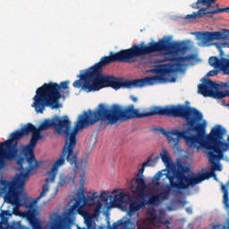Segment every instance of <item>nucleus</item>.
Segmentation results:
<instances>
[{
  "label": "nucleus",
  "mask_w": 229,
  "mask_h": 229,
  "mask_svg": "<svg viewBox=\"0 0 229 229\" xmlns=\"http://www.w3.org/2000/svg\"><path fill=\"white\" fill-rule=\"evenodd\" d=\"M68 183H74V177L63 175L61 176L58 185L59 187H65Z\"/></svg>",
  "instance_id": "4be33fe9"
},
{
  "label": "nucleus",
  "mask_w": 229,
  "mask_h": 229,
  "mask_svg": "<svg viewBox=\"0 0 229 229\" xmlns=\"http://www.w3.org/2000/svg\"><path fill=\"white\" fill-rule=\"evenodd\" d=\"M162 212H164V210L160 209V210H159V214H162Z\"/></svg>",
  "instance_id": "a19ab883"
},
{
  "label": "nucleus",
  "mask_w": 229,
  "mask_h": 229,
  "mask_svg": "<svg viewBox=\"0 0 229 229\" xmlns=\"http://www.w3.org/2000/svg\"><path fill=\"white\" fill-rule=\"evenodd\" d=\"M12 213L9 210H2L0 213V223H2V229H28L21 224V221H13L10 223L9 219Z\"/></svg>",
  "instance_id": "4468645a"
},
{
  "label": "nucleus",
  "mask_w": 229,
  "mask_h": 229,
  "mask_svg": "<svg viewBox=\"0 0 229 229\" xmlns=\"http://www.w3.org/2000/svg\"><path fill=\"white\" fill-rule=\"evenodd\" d=\"M164 225H169V220H165V221L164 222Z\"/></svg>",
  "instance_id": "4c0bfd02"
},
{
  "label": "nucleus",
  "mask_w": 229,
  "mask_h": 229,
  "mask_svg": "<svg viewBox=\"0 0 229 229\" xmlns=\"http://www.w3.org/2000/svg\"><path fill=\"white\" fill-rule=\"evenodd\" d=\"M171 106H154L151 111L140 113V110L135 109L132 104L123 106L114 104L111 106L105 104H99L95 110H88V121L84 124L93 126L96 123H106L107 124L114 125L118 121H130V119H143V117H151V115H167Z\"/></svg>",
  "instance_id": "20e7f679"
},
{
  "label": "nucleus",
  "mask_w": 229,
  "mask_h": 229,
  "mask_svg": "<svg viewBox=\"0 0 229 229\" xmlns=\"http://www.w3.org/2000/svg\"><path fill=\"white\" fill-rule=\"evenodd\" d=\"M69 81H62L60 84L56 82L44 83L36 90V95L33 98L34 103L31 105L32 108H35L37 114H44V110L47 107L52 110L61 108L62 92L65 96H69Z\"/></svg>",
  "instance_id": "39448f33"
},
{
  "label": "nucleus",
  "mask_w": 229,
  "mask_h": 229,
  "mask_svg": "<svg viewBox=\"0 0 229 229\" xmlns=\"http://www.w3.org/2000/svg\"><path fill=\"white\" fill-rule=\"evenodd\" d=\"M217 74H219V71L217 70H211L207 73V76L210 77V76H217Z\"/></svg>",
  "instance_id": "c756f323"
},
{
  "label": "nucleus",
  "mask_w": 229,
  "mask_h": 229,
  "mask_svg": "<svg viewBox=\"0 0 229 229\" xmlns=\"http://www.w3.org/2000/svg\"><path fill=\"white\" fill-rule=\"evenodd\" d=\"M130 99H131V101H133V103H137V101H139V98L133 95L130 96Z\"/></svg>",
  "instance_id": "c9c22d12"
},
{
  "label": "nucleus",
  "mask_w": 229,
  "mask_h": 229,
  "mask_svg": "<svg viewBox=\"0 0 229 229\" xmlns=\"http://www.w3.org/2000/svg\"><path fill=\"white\" fill-rule=\"evenodd\" d=\"M166 117H181L184 119L187 126V130L184 131H165L159 128V131L166 137L171 149L180 151L181 139H183L188 148H198L201 145L207 133V121L203 120L202 112L185 105L170 106Z\"/></svg>",
  "instance_id": "7ed1b4c3"
},
{
  "label": "nucleus",
  "mask_w": 229,
  "mask_h": 229,
  "mask_svg": "<svg viewBox=\"0 0 229 229\" xmlns=\"http://www.w3.org/2000/svg\"><path fill=\"white\" fill-rule=\"evenodd\" d=\"M121 225H123V220H119V222H114V223L113 224V228H114V229H118L119 226H121Z\"/></svg>",
  "instance_id": "473e14b6"
},
{
  "label": "nucleus",
  "mask_w": 229,
  "mask_h": 229,
  "mask_svg": "<svg viewBox=\"0 0 229 229\" xmlns=\"http://www.w3.org/2000/svg\"><path fill=\"white\" fill-rule=\"evenodd\" d=\"M98 198L101 201H105L106 203H108V201L112 203L114 201V196L108 194V191H101Z\"/></svg>",
  "instance_id": "5701e85b"
},
{
  "label": "nucleus",
  "mask_w": 229,
  "mask_h": 229,
  "mask_svg": "<svg viewBox=\"0 0 229 229\" xmlns=\"http://www.w3.org/2000/svg\"><path fill=\"white\" fill-rule=\"evenodd\" d=\"M86 121H89L88 111H84L81 114H79L72 131L71 126L72 123L69 120V116L67 115L62 117L55 115L52 119H45L38 127L41 131L54 128L59 135L64 134L66 138L61 155L52 165L51 170L47 172L48 178L45 180V184H43L42 191L39 196L37 197L36 202L45 198L47 192H49V183L55 182L58 174V169H60L62 165H65V160L68 161L71 165H73L75 169H78V154L74 152V148H76V136L78 135V131H82V130L90 126L85 123Z\"/></svg>",
  "instance_id": "f03ea898"
},
{
  "label": "nucleus",
  "mask_w": 229,
  "mask_h": 229,
  "mask_svg": "<svg viewBox=\"0 0 229 229\" xmlns=\"http://www.w3.org/2000/svg\"><path fill=\"white\" fill-rule=\"evenodd\" d=\"M224 32V40H228L229 39V30L224 29L223 30Z\"/></svg>",
  "instance_id": "2f4dec72"
},
{
  "label": "nucleus",
  "mask_w": 229,
  "mask_h": 229,
  "mask_svg": "<svg viewBox=\"0 0 229 229\" xmlns=\"http://www.w3.org/2000/svg\"><path fill=\"white\" fill-rule=\"evenodd\" d=\"M216 1V0H197L196 3L192 4L191 7L194 10H199L201 6H207L206 8L200 9V10H204L203 17H205V15H208L209 19H212L214 15H216V13H212V11H207V10H209V8L212 6V4H214Z\"/></svg>",
  "instance_id": "f3484780"
},
{
  "label": "nucleus",
  "mask_w": 229,
  "mask_h": 229,
  "mask_svg": "<svg viewBox=\"0 0 229 229\" xmlns=\"http://www.w3.org/2000/svg\"><path fill=\"white\" fill-rule=\"evenodd\" d=\"M42 131H39L38 128L33 131L32 136L29 143L21 148V153H23V158H25V165H28L29 167L32 169H38L42 165V162L37 160L35 157V148L38 140H42L44 136H42Z\"/></svg>",
  "instance_id": "1a4fd4ad"
},
{
  "label": "nucleus",
  "mask_w": 229,
  "mask_h": 229,
  "mask_svg": "<svg viewBox=\"0 0 229 229\" xmlns=\"http://www.w3.org/2000/svg\"><path fill=\"white\" fill-rule=\"evenodd\" d=\"M220 87H222V89H229V81L227 82H223Z\"/></svg>",
  "instance_id": "f704fd0d"
},
{
  "label": "nucleus",
  "mask_w": 229,
  "mask_h": 229,
  "mask_svg": "<svg viewBox=\"0 0 229 229\" xmlns=\"http://www.w3.org/2000/svg\"><path fill=\"white\" fill-rule=\"evenodd\" d=\"M85 199V194H81L77 199H75V203L71 206L70 208L66 211L64 219H71L78 212L79 214H81V211L83 210V207H85V204L83 203V199Z\"/></svg>",
  "instance_id": "dca6fc26"
},
{
  "label": "nucleus",
  "mask_w": 229,
  "mask_h": 229,
  "mask_svg": "<svg viewBox=\"0 0 229 229\" xmlns=\"http://www.w3.org/2000/svg\"><path fill=\"white\" fill-rule=\"evenodd\" d=\"M172 81H176V79H173Z\"/></svg>",
  "instance_id": "37998d69"
},
{
  "label": "nucleus",
  "mask_w": 229,
  "mask_h": 229,
  "mask_svg": "<svg viewBox=\"0 0 229 229\" xmlns=\"http://www.w3.org/2000/svg\"><path fill=\"white\" fill-rule=\"evenodd\" d=\"M147 216H149L150 219L144 220L142 225L138 226V229H151L152 226H155V222L157 219H158V221L161 219L160 216H157V210L155 208H148Z\"/></svg>",
  "instance_id": "a211bd4d"
},
{
  "label": "nucleus",
  "mask_w": 229,
  "mask_h": 229,
  "mask_svg": "<svg viewBox=\"0 0 229 229\" xmlns=\"http://www.w3.org/2000/svg\"><path fill=\"white\" fill-rule=\"evenodd\" d=\"M139 198H140V202L137 201H131L129 206V212L128 215L130 217L135 214V212H139L140 208H144L146 205H148L149 207H158L160 205L161 201H164L167 199V197L165 196L163 192L158 193V194H154L148 198V199H146V191L143 190V196H140V191H136Z\"/></svg>",
  "instance_id": "9d476101"
},
{
  "label": "nucleus",
  "mask_w": 229,
  "mask_h": 229,
  "mask_svg": "<svg viewBox=\"0 0 229 229\" xmlns=\"http://www.w3.org/2000/svg\"><path fill=\"white\" fill-rule=\"evenodd\" d=\"M217 162L219 161H216L215 163H210L212 164V165H214L213 170L210 171L209 173H214L215 171H223V166H221V165H217Z\"/></svg>",
  "instance_id": "cd10ccee"
},
{
  "label": "nucleus",
  "mask_w": 229,
  "mask_h": 229,
  "mask_svg": "<svg viewBox=\"0 0 229 229\" xmlns=\"http://www.w3.org/2000/svg\"><path fill=\"white\" fill-rule=\"evenodd\" d=\"M185 173H189V166L183 165H179L178 168H172V173L167 172L165 174V179L169 181V184L166 185V190L162 191L166 199H169V194L171 191H186V189H191L199 185L205 180H208L215 176L216 173L214 172H198L186 175Z\"/></svg>",
  "instance_id": "423d86ee"
},
{
  "label": "nucleus",
  "mask_w": 229,
  "mask_h": 229,
  "mask_svg": "<svg viewBox=\"0 0 229 229\" xmlns=\"http://www.w3.org/2000/svg\"><path fill=\"white\" fill-rule=\"evenodd\" d=\"M98 198H99V196H98V191H94L92 195L88 196L87 199H85V195H84L83 204L85 205L87 201H90V203H94V201H96Z\"/></svg>",
  "instance_id": "a878e982"
},
{
  "label": "nucleus",
  "mask_w": 229,
  "mask_h": 229,
  "mask_svg": "<svg viewBox=\"0 0 229 229\" xmlns=\"http://www.w3.org/2000/svg\"><path fill=\"white\" fill-rule=\"evenodd\" d=\"M159 157L162 159V162L165 163V165H171V157L169 156V152L165 148H163L162 151L159 153Z\"/></svg>",
  "instance_id": "412c9836"
},
{
  "label": "nucleus",
  "mask_w": 229,
  "mask_h": 229,
  "mask_svg": "<svg viewBox=\"0 0 229 229\" xmlns=\"http://www.w3.org/2000/svg\"><path fill=\"white\" fill-rule=\"evenodd\" d=\"M113 194H114V196L113 197L112 203H114V205H124V203H128L131 200V197L124 193L123 190H115L113 191Z\"/></svg>",
  "instance_id": "6ab92c4d"
},
{
  "label": "nucleus",
  "mask_w": 229,
  "mask_h": 229,
  "mask_svg": "<svg viewBox=\"0 0 229 229\" xmlns=\"http://www.w3.org/2000/svg\"><path fill=\"white\" fill-rule=\"evenodd\" d=\"M19 207H21V206L14 205V208H13V214L14 216H21V209H19Z\"/></svg>",
  "instance_id": "c85d7f7f"
},
{
  "label": "nucleus",
  "mask_w": 229,
  "mask_h": 229,
  "mask_svg": "<svg viewBox=\"0 0 229 229\" xmlns=\"http://www.w3.org/2000/svg\"><path fill=\"white\" fill-rule=\"evenodd\" d=\"M187 212H191V214H192V209L187 208Z\"/></svg>",
  "instance_id": "58836bf2"
},
{
  "label": "nucleus",
  "mask_w": 229,
  "mask_h": 229,
  "mask_svg": "<svg viewBox=\"0 0 229 229\" xmlns=\"http://www.w3.org/2000/svg\"><path fill=\"white\" fill-rule=\"evenodd\" d=\"M196 38L199 41V46H209V42L213 40H225V32L223 31H198L195 33Z\"/></svg>",
  "instance_id": "f8f14e48"
},
{
  "label": "nucleus",
  "mask_w": 229,
  "mask_h": 229,
  "mask_svg": "<svg viewBox=\"0 0 229 229\" xmlns=\"http://www.w3.org/2000/svg\"><path fill=\"white\" fill-rule=\"evenodd\" d=\"M153 160V155H151L146 162L142 164V167L139 170V174L136 176L135 183L136 189L135 192H140V196H144V191H146V181H144V170L146 167H155V165H151Z\"/></svg>",
  "instance_id": "ddd939ff"
},
{
  "label": "nucleus",
  "mask_w": 229,
  "mask_h": 229,
  "mask_svg": "<svg viewBox=\"0 0 229 229\" xmlns=\"http://www.w3.org/2000/svg\"><path fill=\"white\" fill-rule=\"evenodd\" d=\"M226 129L222 125H215L207 135L203 147L208 151L209 164H216L225 158V154L229 151V136L225 141Z\"/></svg>",
  "instance_id": "6e6552de"
},
{
  "label": "nucleus",
  "mask_w": 229,
  "mask_h": 229,
  "mask_svg": "<svg viewBox=\"0 0 229 229\" xmlns=\"http://www.w3.org/2000/svg\"><path fill=\"white\" fill-rule=\"evenodd\" d=\"M164 51L167 55H185L189 51V46L185 42L170 41L167 38H161L157 42L152 41L147 45L144 42L132 45L131 48L120 50L119 52H110L108 56H103L98 63L91 66L85 73L78 76L80 80L73 82L74 89H83L87 92H96L111 87L114 90L119 89H137L146 87V85H155L158 81H167L165 76L182 72L183 63L192 60V55L165 57L166 62H176L174 64H166L157 68L156 72L158 75L145 77L143 79H136L132 81H125L121 82L114 76H104L103 68L114 62H121L122 64H135L137 58L151 55L153 53H160Z\"/></svg>",
  "instance_id": "f257e3e1"
},
{
  "label": "nucleus",
  "mask_w": 229,
  "mask_h": 229,
  "mask_svg": "<svg viewBox=\"0 0 229 229\" xmlns=\"http://www.w3.org/2000/svg\"><path fill=\"white\" fill-rule=\"evenodd\" d=\"M219 85L210 79H203L202 83L198 85V92L204 98H213L214 99H223L228 98V90H217Z\"/></svg>",
  "instance_id": "9b49d317"
},
{
  "label": "nucleus",
  "mask_w": 229,
  "mask_h": 229,
  "mask_svg": "<svg viewBox=\"0 0 229 229\" xmlns=\"http://www.w3.org/2000/svg\"><path fill=\"white\" fill-rule=\"evenodd\" d=\"M205 13V9H199L197 13L194 12L191 14H188L184 17L186 20H193L196 21V19H203V14Z\"/></svg>",
  "instance_id": "aec40b11"
},
{
  "label": "nucleus",
  "mask_w": 229,
  "mask_h": 229,
  "mask_svg": "<svg viewBox=\"0 0 229 229\" xmlns=\"http://www.w3.org/2000/svg\"><path fill=\"white\" fill-rule=\"evenodd\" d=\"M160 157L157 156L154 159H152V161H150L151 165H155V164H157V162H158Z\"/></svg>",
  "instance_id": "72a5a7b5"
},
{
  "label": "nucleus",
  "mask_w": 229,
  "mask_h": 229,
  "mask_svg": "<svg viewBox=\"0 0 229 229\" xmlns=\"http://www.w3.org/2000/svg\"><path fill=\"white\" fill-rule=\"evenodd\" d=\"M214 46H216V49H218L220 56H225V51H223V47H229V43H214Z\"/></svg>",
  "instance_id": "b1692460"
},
{
  "label": "nucleus",
  "mask_w": 229,
  "mask_h": 229,
  "mask_svg": "<svg viewBox=\"0 0 229 229\" xmlns=\"http://www.w3.org/2000/svg\"><path fill=\"white\" fill-rule=\"evenodd\" d=\"M1 225H3V222L0 223V229H3V226Z\"/></svg>",
  "instance_id": "ea45409f"
},
{
  "label": "nucleus",
  "mask_w": 229,
  "mask_h": 229,
  "mask_svg": "<svg viewBox=\"0 0 229 229\" xmlns=\"http://www.w3.org/2000/svg\"><path fill=\"white\" fill-rule=\"evenodd\" d=\"M80 174V189L81 191H83V188L85 187V170L82 168L79 171Z\"/></svg>",
  "instance_id": "393cba45"
},
{
  "label": "nucleus",
  "mask_w": 229,
  "mask_h": 229,
  "mask_svg": "<svg viewBox=\"0 0 229 229\" xmlns=\"http://www.w3.org/2000/svg\"><path fill=\"white\" fill-rule=\"evenodd\" d=\"M131 191H132V192H133V191H135V186H134L133 184H131Z\"/></svg>",
  "instance_id": "e433bc0d"
},
{
  "label": "nucleus",
  "mask_w": 229,
  "mask_h": 229,
  "mask_svg": "<svg viewBox=\"0 0 229 229\" xmlns=\"http://www.w3.org/2000/svg\"><path fill=\"white\" fill-rule=\"evenodd\" d=\"M14 160H16L20 174L16 175L13 181L8 182L6 180H1L0 183L4 189H9L8 193L4 196V201H6V203H9L10 205H17V207H24L27 199L26 197H21V191L24 189L26 180L30 178L31 171H35V169L28 165H26V158L23 157H18Z\"/></svg>",
  "instance_id": "0eeeda50"
},
{
  "label": "nucleus",
  "mask_w": 229,
  "mask_h": 229,
  "mask_svg": "<svg viewBox=\"0 0 229 229\" xmlns=\"http://www.w3.org/2000/svg\"><path fill=\"white\" fill-rule=\"evenodd\" d=\"M208 64L211 67L215 69H219L224 74L229 76V59L222 57L221 59L216 56H212L208 59Z\"/></svg>",
  "instance_id": "2eb2a0df"
},
{
  "label": "nucleus",
  "mask_w": 229,
  "mask_h": 229,
  "mask_svg": "<svg viewBox=\"0 0 229 229\" xmlns=\"http://www.w3.org/2000/svg\"><path fill=\"white\" fill-rule=\"evenodd\" d=\"M216 8H219V4H216Z\"/></svg>",
  "instance_id": "79ce46f5"
},
{
  "label": "nucleus",
  "mask_w": 229,
  "mask_h": 229,
  "mask_svg": "<svg viewBox=\"0 0 229 229\" xmlns=\"http://www.w3.org/2000/svg\"><path fill=\"white\" fill-rule=\"evenodd\" d=\"M162 176H164V174H162V172L159 171L154 175V180L156 182H158L160 178H162Z\"/></svg>",
  "instance_id": "7c9ffc66"
},
{
  "label": "nucleus",
  "mask_w": 229,
  "mask_h": 229,
  "mask_svg": "<svg viewBox=\"0 0 229 229\" xmlns=\"http://www.w3.org/2000/svg\"><path fill=\"white\" fill-rule=\"evenodd\" d=\"M229 13V7H225V8H217V9H214L212 10L211 13Z\"/></svg>",
  "instance_id": "bb28decb"
}]
</instances>
